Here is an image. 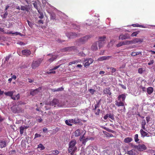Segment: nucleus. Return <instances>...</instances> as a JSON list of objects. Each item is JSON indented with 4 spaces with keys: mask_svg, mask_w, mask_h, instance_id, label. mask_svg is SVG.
<instances>
[{
    "mask_svg": "<svg viewBox=\"0 0 155 155\" xmlns=\"http://www.w3.org/2000/svg\"><path fill=\"white\" fill-rule=\"evenodd\" d=\"M91 37L89 35H86L84 37L81 38L77 40L75 42L74 45H76L80 46L81 44H83L86 41L90 38Z\"/></svg>",
    "mask_w": 155,
    "mask_h": 155,
    "instance_id": "f257e3e1",
    "label": "nucleus"
},
{
    "mask_svg": "<svg viewBox=\"0 0 155 155\" xmlns=\"http://www.w3.org/2000/svg\"><path fill=\"white\" fill-rule=\"evenodd\" d=\"M47 104L52 106L57 105V106L60 107H63L65 106V105L63 103L59 102L58 100L56 99H53L52 101L48 103Z\"/></svg>",
    "mask_w": 155,
    "mask_h": 155,
    "instance_id": "f03ea898",
    "label": "nucleus"
},
{
    "mask_svg": "<svg viewBox=\"0 0 155 155\" xmlns=\"http://www.w3.org/2000/svg\"><path fill=\"white\" fill-rule=\"evenodd\" d=\"M76 144V142L75 139H73L69 142L68 150V153L71 152L73 150L75 149L76 148V150L77 149V147L75 146Z\"/></svg>",
    "mask_w": 155,
    "mask_h": 155,
    "instance_id": "7ed1b4c3",
    "label": "nucleus"
},
{
    "mask_svg": "<svg viewBox=\"0 0 155 155\" xmlns=\"http://www.w3.org/2000/svg\"><path fill=\"white\" fill-rule=\"evenodd\" d=\"M42 60L38 59L37 60L33 61L31 64V68L33 69H35L38 67L41 63Z\"/></svg>",
    "mask_w": 155,
    "mask_h": 155,
    "instance_id": "20e7f679",
    "label": "nucleus"
},
{
    "mask_svg": "<svg viewBox=\"0 0 155 155\" xmlns=\"http://www.w3.org/2000/svg\"><path fill=\"white\" fill-rule=\"evenodd\" d=\"M106 38V37L105 36L99 37V41L97 42V43H98V46L99 48L102 47L105 43V39Z\"/></svg>",
    "mask_w": 155,
    "mask_h": 155,
    "instance_id": "39448f33",
    "label": "nucleus"
},
{
    "mask_svg": "<svg viewBox=\"0 0 155 155\" xmlns=\"http://www.w3.org/2000/svg\"><path fill=\"white\" fill-rule=\"evenodd\" d=\"M133 147L139 151H142L146 150L147 148L144 144H139L138 145H134Z\"/></svg>",
    "mask_w": 155,
    "mask_h": 155,
    "instance_id": "423d86ee",
    "label": "nucleus"
},
{
    "mask_svg": "<svg viewBox=\"0 0 155 155\" xmlns=\"http://www.w3.org/2000/svg\"><path fill=\"white\" fill-rule=\"evenodd\" d=\"M31 51L28 49H25L22 50L21 53L24 56L28 57L31 54Z\"/></svg>",
    "mask_w": 155,
    "mask_h": 155,
    "instance_id": "0eeeda50",
    "label": "nucleus"
},
{
    "mask_svg": "<svg viewBox=\"0 0 155 155\" xmlns=\"http://www.w3.org/2000/svg\"><path fill=\"white\" fill-rule=\"evenodd\" d=\"M85 62L84 64V66L86 67L87 66H89L94 61L90 58H87L85 61Z\"/></svg>",
    "mask_w": 155,
    "mask_h": 155,
    "instance_id": "6e6552de",
    "label": "nucleus"
},
{
    "mask_svg": "<svg viewBox=\"0 0 155 155\" xmlns=\"http://www.w3.org/2000/svg\"><path fill=\"white\" fill-rule=\"evenodd\" d=\"M48 55L51 57V58L48 60V61L50 63L53 62L55 60L57 57V56L56 55H53L52 54H49Z\"/></svg>",
    "mask_w": 155,
    "mask_h": 155,
    "instance_id": "1a4fd4ad",
    "label": "nucleus"
},
{
    "mask_svg": "<svg viewBox=\"0 0 155 155\" xmlns=\"http://www.w3.org/2000/svg\"><path fill=\"white\" fill-rule=\"evenodd\" d=\"M61 65L56 66L54 67L52 69H50L49 71L47 72V73L48 74H54L55 73V71L54 70L58 68Z\"/></svg>",
    "mask_w": 155,
    "mask_h": 155,
    "instance_id": "9d476101",
    "label": "nucleus"
},
{
    "mask_svg": "<svg viewBox=\"0 0 155 155\" xmlns=\"http://www.w3.org/2000/svg\"><path fill=\"white\" fill-rule=\"evenodd\" d=\"M28 127L25 125L21 126L19 127L20 134L22 135L23 134L24 130L28 129Z\"/></svg>",
    "mask_w": 155,
    "mask_h": 155,
    "instance_id": "9b49d317",
    "label": "nucleus"
},
{
    "mask_svg": "<svg viewBox=\"0 0 155 155\" xmlns=\"http://www.w3.org/2000/svg\"><path fill=\"white\" fill-rule=\"evenodd\" d=\"M129 38V36L127 34H125V35H123L122 34H121L119 37V39L123 40Z\"/></svg>",
    "mask_w": 155,
    "mask_h": 155,
    "instance_id": "f8f14e48",
    "label": "nucleus"
},
{
    "mask_svg": "<svg viewBox=\"0 0 155 155\" xmlns=\"http://www.w3.org/2000/svg\"><path fill=\"white\" fill-rule=\"evenodd\" d=\"M112 58L111 56H103L100 57L97 59V61H102L104 60H108L110 58Z\"/></svg>",
    "mask_w": 155,
    "mask_h": 155,
    "instance_id": "ddd939ff",
    "label": "nucleus"
},
{
    "mask_svg": "<svg viewBox=\"0 0 155 155\" xmlns=\"http://www.w3.org/2000/svg\"><path fill=\"white\" fill-rule=\"evenodd\" d=\"M67 36L70 38H72L78 36L77 34L75 33L70 32L68 34Z\"/></svg>",
    "mask_w": 155,
    "mask_h": 155,
    "instance_id": "4468645a",
    "label": "nucleus"
},
{
    "mask_svg": "<svg viewBox=\"0 0 155 155\" xmlns=\"http://www.w3.org/2000/svg\"><path fill=\"white\" fill-rule=\"evenodd\" d=\"M117 98L119 101H122L124 102L126 98V96L124 94H120L118 96Z\"/></svg>",
    "mask_w": 155,
    "mask_h": 155,
    "instance_id": "2eb2a0df",
    "label": "nucleus"
},
{
    "mask_svg": "<svg viewBox=\"0 0 155 155\" xmlns=\"http://www.w3.org/2000/svg\"><path fill=\"white\" fill-rule=\"evenodd\" d=\"M97 42L93 43L91 47V49L93 51H96L97 50Z\"/></svg>",
    "mask_w": 155,
    "mask_h": 155,
    "instance_id": "dca6fc26",
    "label": "nucleus"
},
{
    "mask_svg": "<svg viewBox=\"0 0 155 155\" xmlns=\"http://www.w3.org/2000/svg\"><path fill=\"white\" fill-rule=\"evenodd\" d=\"M140 132L141 134V137H144L145 136L147 137H149L150 136L148 135V134L145 131H144L143 130V129H141L140 130Z\"/></svg>",
    "mask_w": 155,
    "mask_h": 155,
    "instance_id": "f3484780",
    "label": "nucleus"
},
{
    "mask_svg": "<svg viewBox=\"0 0 155 155\" xmlns=\"http://www.w3.org/2000/svg\"><path fill=\"white\" fill-rule=\"evenodd\" d=\"M77 47L75 46H71L68 47L64 48V50L65 51H70L72 50H76Z\"/></svg>",
    "mask_w": 155,
    "mask_h": 155,
    "instance_id": "a211bd4d",
    "label": "nucleus"
},
{
    "mask_svg": "<svg viewBox=\"0 0 155 155\" xmlns=\"http://www.w3.org/2000/svg\"><path fill=\"white\" fill-rule=\"evenodd\" d=\"M124 101H116L115 104L118 107L120 106H124Z\"/></svg>",
    "mask_w": 155,
    "mask_h": 155,
    "instance_id": "6ab92c4d",
    "label": "nucleus"
},
{
    "mask_svg": "<svg viewBox=\"0 0 155 155\" xmlns=\"http://www.w3.org/2000/svg\"><path fill=\"white\" fill-rule=\"evenodd\" d=\"M110 88H106L105 89H104L103 91V93L104 94H107L109 95H110L111 94V93L110 92Z\"/></svg>",
    "mask_w": 155,
    "mask_h": 155,
    "instance_id": "aec40b11",
    "label": "nucleus"
},
{
    "mask_svg": "<svg viewBox=\"0 0 155 155\" xmlns=\"http://www.w3.org/2000/svg\"><path fill=\"white\" fill-rule=\"evenodd\" d=\"M146 124V120L145 119H143L142 120L141 124V128L144 130L146 129L145 125Z\"/></svg>",
    "mask_w": 155,
    "mask_h": 155,
    "instance_id": "412c9836",
    "label": "nucleus"
},
{
    "mask_svg": "<svg viewBox=\"0 0 155 155\" xmlns=\"http://www.w3.org/2000/svg\"><path fill=\"white\" fill-rule=\"evenodd\" d=\"M6 146V143L5 141H0V147L3 148L5 147Z\"/></svg>",
    "mask_w": 155,
    "mask_h": 155,
    "instance_id": "4be33fe9",
    "label": "nucleus"
},
{
    "mask_svg": "<svg viewBox=\"0 0 155 155\" xmlns=\"http://www.w3.org/2000/svg\"><path fill=\"white\" fill-rule=\"evenodd\" d=\"M15 91H9L8 92H5L4 93V94L7 96L11 97L13 95V94Z\"/></svg>",
    "mask_w": 155,
    "mask_h": 155,
    "instance_id": "5701e85b",
    "label": "nucleus"
},
{
    "mask_svg": "<svg viewBox=\"0 0 155 155\" xmlns=\"http://www.w3.org/2000/svg\"><path fill=\"white\" fill-rule=\"evenodd\" d=\"M132 41H133V43H134L142 42L143 41V39L140 38H135Z\"/></svg>",
    "mask_w": 155,
    "mask_h": 155,
    "instance_id": "b1692460",
    "label": "nucleus"
},
{
    "mask_svg": "<svg viewBox=\"0 0 155 155\" xmlns=\"http://www.w3.org/2000/svg\"><path fill=\"white\" fill-rule=\"evenodd\" d=\"M153 92V89L152 87H149L147 88V92L149 94H151Z\"/></svg>",
    "mask_w": 155,
    "mask_h": 155,
    "instance_id": "393cba45",
    "label": "nucleus"
},
{
    "mask_svg": "<svg viewBox=\"0 0 155 155\" xmlns=\"http://www.w3.org/2000/svg\"><path fill=\"white\" fill-rule=\"evenodd\" d=\"M81 131L80 130L78 129L75 132V137H78L81 134Z\"/></svg>",
    "mask_w": 155,
    "mask_h": 155,
    "instance_id": "a878e982",
    "label": "nucleus"
},
{
    "mask_svg": "<svg viewBox=\"0 0 155 155\" xmlns=\"http://www.w3.org/2000/svg\"><path fill=\"white\" fill-rule=\"evenodd\" d=\"M132 140V139L131 137H127L124 139V141L125 143H129Z\"/></svg>",
    "mask_w": 155,
    "mask_h": 155,
    "instance_id": "bb28decb",
    "label": "nucleus"
},
{
    "mask_svg": "<svg viewBox=\"0 0 155 155\" xmlns=\"http://www.w3.org/2000/svg\"><path fill=\"white\" fill-rule=\"evenodd\" d=\"M38 92V90L36 89L33 91H32L30 92V94L32 96H34L37 94Z\"/></svg>",
    "mask_w": 155,
    "mask_h": 155,
    "instance_id": "cd10ccee",
    "label": "nucleus"
},
{
    "mask_svg": "<svg viewBox=\"0 0 155 155\" xmlns=\"http://www.w3.org/2000/svg\"><path fill=\"white\" fill-rule=\"evenodd\" d=\"M123 45H129L130 44L133 43V41H123Z\"/></svg>",
    "mask_w": 155,
    "mask_h": 155,
    "instance_id": "c85d7f7f",
    "label": "nucleus"
},
{
    "mask_svg": "<svg viewBox=\"0 0 155 155\" xmlns=\"http://www.w3.org/2000/svg\"><path fill=\"white\" fill-rule=\"evenodd\" d=\"M38 12L40 15V16H39V18L40 19L43 18H44V16L42 12L40 11V10H38Z\"/></svg>",
    "mask_w": 155,
    "mask_h": 155,
    "instance_id": "c756f323",
    "label": "nucleus"
},
{
    "mask_svg": "<svg viewBox=\"0 0 155 155\" xmlns=\"http://www.w3.org/2000/svg\"><path fill=\"white\" fill-rule=\"evenodd\" d=\"M50 17L51 20H55L56 19V15L54 13H52L50 15Z\"/></svg>",
    "mask_w": 155,
    "mask_h": 155,
    "instance_id": "7c9ffc66",
    "label": "nucleus"
},
{
    "mask_svg": "<svg viewBox=\"0 0 155 155\" xmlns=\"http://www.w3.org/2000/svg\"><path fill=\"white\" fill-rule=\"evenodd\" d=\"M38 148L40 150H44L45 147L42 144H40L38 146Z\"/></svg>",
    "mask_w": 155,
    "mask_h": 155,
    "instance_id": "2f4dec72",
    "label": "nucleus"
},
{
    "mask_svg": "<svg viewBox=\"0 0 155 155\" xmlns=\"http://www.w3.org/2000/svg\"><path fill=\"white\" fill-rule=\"evenodd\" d=\"M8 34H12V35L15 34L16 35H20L21 36V34L20 32H15L13 33L12 31H10V32H9L8 33Z\"/></svg>",
    "mask_w": 155,
    "mask_h": 155,
    "instance_id": "473e14b6",
    "label": "nucleus"
},
{
    "mask_svg": "<svg viewBox=\"0 0 155 155\" xmlns=\"http://www.w3.org/2000/svg\"><path fill=\"white\" fill-rule=\"evenodd\" d=\"M74 123L75 124H76L78 123H80L81 122L80 120L79 119H78L77 118H75L74 120Z\"/></svg>",
    "mask_w": 155,
    "mask_h": 155,
    "instance_id": "72a5a7b5",
    "label": "nucleus"
},
{
    "mask_svg": "<svg viewBox=\"0 0 155 155\" xmlns=\"http://www.w3.org/2000/svg\"><path fill=\"white\" fill-rule=\"evenodd\" d=\"M80 140L81 141H82V143L83 144H84V145H85V143H86L88 140V138H86L85 139H83L82 140L80 139Z\"/></svg>",
    "mask_w": 155,
    "mask_h": 155,
    "instance_id": "f704fd0d",
    "label": "nucleus"
},
{
    "mask_svg": "<svg viewBox=\"0 0 155 155\" xmlns=\"http://www.w3.org/2000/svg\"><path fill=\"white\" fill-rule=\"evenodd\" d=\"M127 154L130 155H134L135 154V153L132 150H131L128 151L127 152Z\"/></svg>",
    "mask_w": 155,
    "mask_h": 155,
    "instance_id": "c9c22d12",
    "label": "nucleus"
},
{
    "mask_svg": "<svg viewBox=\"0 0 155 155\" xmlns=\"http://www.w3.org/2000/svg\"><path fill=\"white\" fill-rule=\"evenodd\" d=\"M138 134H136L135 135L134 137V139L135 140V141L137 142L139 140V139L138 138Z\"/></svg>",
    "mask_w": 155,
    "mask_h": 155,
    "instance_id": "e433bc0d",
    "label": "nucleus"
},
{
    "mask_svg": "<svg viewBox=\"0 0 155 155\" xmlns=\"http://www.w3.org/2000/svg\"><path fill=\"white\" fill-rule=\"evenodd\" d=\"M108 117L110 118L112 120H114V115L113 114L110 113L108 114Z\"/></svg>",
    "mask_w": 155,
    "mask_h": 155,
    "instance_id": "4c0bfd02",
    "label": "nucleus"
},
{
    "mask_svg": "<svg viewBox=\"0 0 155 155\" xmlns=\"http://www.w3.org/2000/svg\"><path fill=\"white\" fill-rule=\"evenodd\" d=\"M132 25L134 27H139L141 28H144L143 25H140L139 24H132Z\"/></svg>",
    "mask_w": 155,
    "mask_h": 155,
    "instance_id": "58836bf2",
    "label": "nucleus"
},
{
    "mask_svg": "<svg viewBox=\"0 0 155 155\" xmlns=\"http://www.w3.org/2000/svg\"><path fill=\"white\" fill-rule=\"evenodd\" d=\"M27 22L28 25L31 28H32L33 27V25H34V24H33L31 22L29 21L28 20H27Z\"/></svg>",
    "mask_w": 155,
    "mask_h": 155,
    "instance_id": "ea45409f",
    "label": "nucleus"
},
{
    "mask_svg": "<svg viewBox=\"0 0 155 155\" xmlns=\"http://www.w3.org/2000/svg\"><path fill=\"white\" fill-rule=\"evenodd\" d=\"M33 5H34V7L38 11V10H39V9H38V4L36 2H34L33 3Z\"/></svg>",
    "mask_w": 155,
    "mask_h": 155,
    "instance_id": "a19ab883",
    "label": "nucleus"
},
{
    "mask_svg": "<svg viewBox=\"0 0 155 155\" xmlns=\"http://www.w3.org/2000/svg\"><path fill=\"white\" fill-rule=\"evenodd\" d=\"M104 129L106 130H107V131L108 132H111V133H113L115 132V131H114V130H112L111 129H110L109 128H108L105 127Z\"/></svg>",
    "mask_w": 155,
    "mask_h": 155,
    "instance_id": "79ce46f5",
    "label": "nucleus"
},
{
    "mask_svg": "<svg viewBox=\"0 0 155 155\" xmlns=\"http://www.w3.org/2000/svg\"><path fill=\"white\" fill-rule=\"evenodd\" d=\"M138 33L139 31L134 32L131 34V36L132 37L136 36Z\"/></svg>",
    "mask_w": 155,
    "mask_h": 155,
    "instance_id": "37998d69",
    "label": "nucleus"
},
{
    "mask_svg": "<svg viewBox=\"0 0 155 155\" xmlns=\"http://www.w3.org/2000/svg\"><path fill=\"white\" fill-rule=\"evenodd\" d=\"M8 15V13L7 12H6L3 15H1V16L3 18H7Z\"/></svg>",
    "mask_w": 155,
    "mask_h": 155,
    "instance_id": "c03bdc74",
    "label": "nucleus"
},
{
    "mask_svg": "<svg viewBox=\"0 0 155 155\" xmlns=\"http://www.w3.org/2000/svg\"><path fill=\"white\" fill-rule=\"evenodd\" d=\"M78 61L75 60L74 61L72 62H69V65H71L72 64H75L76 63H78Z\"/></svg>",
    "mask_w": 155,
    "mask_h": 155,
    "instance_id": "a18cd8bd",
    "label": "nucleus"
},
{
    "mask_svg": "<svg viewBox=\"0 0 155 155\" xmlns=\"http://www.w3.org/2000/svg\"><path fill=\"white\" fill-rule=\"evenodd\" d=\"M82 133H84V134L82 136H81V137H80V139H85L84 138H85V137L84 136V134H85V132L84 131V130H82V132H81Z\"/></svg>",
    "mask_w": 155,
    "mask_h": 155,
    "instance_id": "49530a36",
    "label": "nucleus"
},
{
    "mask_svg": "<svg viewBox=\"0 0 155 155\" xmlns=\"http://www.w3.org/2000/svg\"><path fill=\"white\" fill-rule=\"evenodd\" d=\"M89 91L90 93H91L92 94H94V92H95V90L94 89H90L89 90Z\"/></svg>",
    "mask_w": 155,
    "mask_h": 155,
    "instance_id": "de8ad7c7",
    "label": "nucleus"
},
{
    "mask_svg": "<svg viewBox=\"0 0 155 155\" xmlns=\"http://www.w3.org/2000/svg\"><path fill=\"white\" fill-rule=\"evenodd\" d=\"M65 124L68 125L69 126H71L72 125V124L69 123V120H66L65 121Z\"/></svg>",
    "mask_w": 155,
    "mask_h": 155,
    "instance_id": "09e8293b",
    "label": "nucleus"
},
{
    "mask_svg": "<svg viewBox=\"0 0 155 155\" xmlns=\"http://www.w3.org/2000/svg\"><path fill=\"white\" fill-rule=\"evenodd\" d=\"M110 69L111 70V73L113 75V74L116 71V69L114 68L111 67Z\"/></svg>",
    "mask_w": 155,
    "mask_h": 155,
    "instance_id": "8fccbe9b",
    "label": "nucleus"
},
{
    "mask_svg": "<svg viewBox=\"0 0 155 155\" xmlns=\"http://www.w3.org/2000/svg\"><path fill=\"white\" fill-rule=\"evenodd\" d=\"M99 102H97V104H96L94 105V108L93 110H95L97 108L99 107Z\"/></svg>",
    "mask_w": 155,
    "mask_h": 155,
    "instance_id": "3c124183",
    "label": "nucleus"
},
{
    "mask_svg": "<svg viewBox=\"0 0 155 155\" xmlns=\"http://www.w3.org/2000/svg\"><path fill=\"white\" fill-rule=\"evenodd\" d=\"M59 153V151L57 150H54L52 151V153L53 154L57 155Z\"/></svg>",
    "mask_w": 155,
    "mask_h": 155,
    "instance_id": "603ef678",
    "label": "nucleus"
},
{
    "mask_svg": "<svg viewBox=\"0 0 155 155\" xmlns=\"http://www.w3.org/2000/svg\"><path fill=\"white\" fill-rule=\"evenodd\" d=\"M123 45V42H121L117 45V46L118 47H120Z\"/></svg>",
    "mask_w": 155,
    "mask_h": 155,
    "instance_id": "864d4df0",
    "label": "nucleus"
},
{
    "mask_svg": "<svg viewBox=\"0 0 155 155\" xmlns=\"http://www.w3.org/2000/svg\"><path fill=\"white\" fill-rule=\"evenodd\" d=\"M143 71L142 68H139L138 69V73L140 74H142Z\"/></svg>",
    "mask_w": 155,
    "mask_h": 155,
    "instance_id": "5fc2aeb1",
    "label": "nucleus"
},
{
    "mask_svg": "<svg viewBox=\"0 0 155 155\" xmlns=\"http://www.w3.org/2000/svg\"><path fill=\"white\" fill-rule=\"evenodd\" d=\"M106 135L107 137H113V134L108 133H107Z\"/></svg>",
    "mask_w": 155,
    "mask_h": 155,
    "instance_id": "6e6d98bb",
    "label": "nucleus"
},
{
    "mask_svg": "<svg viewBox=\"0 0 155 155\" xmlns=\"http://www.w3.org/2000/svg\"><path fill=\"white\" fill-rule=\"evenodd\" d=\"M36 23H38V24H43L44 23V21L43 20H40L36 22Z\"/></svg>",
    "mask_w": 155,
    "mask_h": 155,
    "instance_id": "4d7b16f0",
    "label": "nucleus"
},
{
    "mask_svg": "<svg viewBox=\"0 0 155 155\" xmlns=\"http://www.w3.org/2000/svg\"><path fill=\"white\" fill-rule=\"evenodd\" d=\"M97 111H96L95 113V114L96 115H99L100 113V110L99 109H98L97 110Z\"/></svg>",
    "mask_w": 155,
    "mask_h": 155,
    "instance_id": "13d9d810",
    "label": "nucleus"
},
{
    "mask_svg": "<svg viewBox=\"0 0 155 155\" xmlns=\"http://www.w3.org/2000/svg\"><path fill=\"white\" fill-rule=\"evenodd\" d=\"M64 90V88L62 87L58 88L57 89V91H62Z\"/></svg>",
    "mask_w": 155,
    "mask_h": 155,
    "instance_id": "bf43d9fd",
    "label": "nucleus"
},
{
    "mask_svg": "<svg viewBox=\"0 0 155 155\" xmlns=\"http://www.w3.org/2000/svg\"><path fill=\"white\" fill-rule=\"evenodd\" d=\"M154 61L153 60H151L150 61V62L148 63V65H150L154 63Z\"/></svg>",
    "mask_w": 155,
    "mask_h": 155,
    "instance_id": "052dcab7",
    "label": "nucleus"
},
{
    "mask_svg": "<svg viewBox=\"0 0 155 155\" xmlns=\"http://www.w3.org/2000/svg\"><path fill=\"white\" fill-rule=\"evenodd\" d=\"M10 58V55H9L8 56H6L5 58V61H8Z\"/></svg>",
    "mask_w": 155,
    "mask_h": 155,
    "instance_id": "680f3d73",
    "label": "nucleus"
},
{
    "mask_svg": "<svg viewBox=\"0 0 155 155\" xmlns=\"http://www.w3.org/2000/svg\"><path fill=\"white\" fill-rule=\"evenodd\" d=\"M41 137V135L39 134H35V138H37L39 137Z\"/></svg>",
    "mask_w": 155,
    "mask_h": 155,
    "instance_id": "e2e57ef3",
    "label": "nucleus"
},
{
    "mask_svg": "<svg viewBox=\"0 0 155 155\" xmlns=\"http://www.w3.org/2000/svg\"><path fill=\"white\" fill-rule=\"evenodd\" d=\"M76 148H75V149H74V150H73L71 152H70L71 153L70 154L71 155H73L74 154L75 151L76 150Z\"/></svg>",
    "mask_w": 155,
    "mask_h": 155,
    "instance_id": "0e129e2a",
    "label": "nucleus"
},
{
    "mask_svg": "<svg viewBox=\"0 0 155 155\" xmlns=\"http://www.w3.org/2000/svg\"><path fill=\"white\" fill-rule=\"evenodd\" d=\"M146 120L147 121V123L149 122L150 120V116H147V117H146Z\"/></svg>",
    "mask_w": 155,
    "mask_h": 155,
    "instance_id": "69168bd1",
    "label": "nucleus"
},
{
    "mask_svg": "<svg viewBox=\"0 0 155 155\" xmlns=\"http://www.w3.org/2000/svg\"><path fill=\"white\" fill-rule=\"evenodd\" d=\"M119 85L122 88L124 89H126V87L124 85H123L122 84H119Z\"/></svg>",
    "mask_w": 155,
    "mask_h": 155,
    "instance_id": "338daca9",
    "label": "nucleus"
},
{
    "mask_svg": "<svg viewBox=\"0 0 155 155\" xmlns=\"http://www.w3.org/2000/svg\"><path fill=\"white\" fill-rule=\"evenodd\" d=\"M20 96L19 94H18L17 95H16L15 96V97H16V100H18L20 98Z\"/></svg>",
    "mask_w": 155,
    "mask_h": 155,
    "instance_id": "774afa93",
    "label": "nucleus"
}]
</instances>
